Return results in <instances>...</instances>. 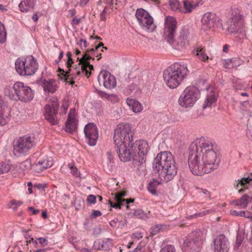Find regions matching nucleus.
I'll list each match as a JSON object with an SVG mask.
<instances>
[{"instance_id":"obj_38","label":"nucleus","mask_w":252,"mask_h":252,"mask_svg":"<svg viewBox=\"0 0 252 252\" xmlns=\"http://www.w3.org/2000/svg\"><path fill=\"white\" fill-rule=\"evenodd\" d=\"M11 169V165L5 162L0 163V174L8 172Z\"/></svg>"},{"instance_id":"obj_30","label":"nucleus","mask_w":252,"mask_h":252,"mask_svg":"<svg viewBox=\"0 0 252 252\" xmlns=\"http://www.w3.org/2000/svg\"><path fill=\"white\" fill-rule=\"evenodd\" d=\"M195 55L200 60L204 62L209 59L208 56L205 53V49L203 47H198L196 49Z\"/></svg>"},{"instance_id":"obj_15","label":"nucleus","mask_w":252,"mask_h":252,"mask_svg":"<svg viewBox=\"0 0 252 252\" xmlns=\"http://www.w3.org/2000/svg\"><path fill=\"white\" fill-rule=\"evenodd\" d=\"M94 60V58H93L90 55L87 53H85L81 59L77 58V60L79 61L78 66L74 67L73 66V74L78 76L80 74V65H81V70L83 72H85L86 76L89 77L91 73L90 71L94 69V66L91 64L89 62L90 60Z\"/></svg>"},{"instance_id":"obj_12","label":"nucleus","mask_w":252,"mask_h":252,"mask_svg":"<svg viewBox=\"0 0 252 252\" xmlns=\"http://www.w3.org/2000/svg\"><path fill=\"white\" fill-rule=\"evenodd\" d=\"M135 17L140 27L144 31L152 32L157 26L154 23L153 18L145 9L143 8L137 9Z\"/></svg>"},{"instance_id":"obj_36","label":"nucleus","mask_w":252,"mask_h":252,"mask_svg":"<svg viewBox=\"0 0 252 252\" xmlns=\"http://www.w3.org/2000/svg\"><path fill=\"white\" fill-rule=\"evenodd\" d=\"M169 4L171 10L173 11H181L180 4L178 0H169Z\"/></svg>"},{"instance_id":"obj_44","label":"nucleus","mask_w":252,"mask_h":252,"mask_svg":"<svg viewBox=\"0 0 252 252\" xmlns=\"http://www.w3.org/2000/svg\"><path fill=\"white\" fill-rule=\"evenodd\" d=\"M108 201L110 206L115 209H121V206L124 205V202L122 201H116V202L114 204L110 200Z\"/></svg>"},{"instance_id":"obj_64","label":"nucleus","mask_w":252,"mask_h":252,"mask_svg":"<svg viewBox=\"0 0 252 252\" xmlns=\"http://www.w3.org/2000/svg\"><path fill=\"white\" fill-rule=\"evenodd\" d=\"M229 47V46L227 44H225L223 47V52L227 53L228 51V48Z\"/></svg>"},{"instance_id":"obj_50","label":"nucleus","mask_w":252,"mask_h":252,"mask_svg":"<svg viewBox=\"0 0 252 252\" xmlns=\"http://www.w3.org/2000/svg\"><path fill=\"white\" fill-rule=\"evenodd\" d=\"M143 237V235L142 233L140 232H136L134 233L132 236L131 238L133 239H137L139 240Z\"/></svg>"},{"instance_id":"obj_56","label":"nucleus","mask_w":252,"mask_h":252,"mask_svg":"<svg viewBox=\"0 0 252 252\" xmlns=\"http://www.w3.org/2000/svg\"><path fill=\"white\" fill-rule=\"evenodd\" d=\"M117 221H118L117 219H116L115 220H112L109 222L110 225L112 227H115L116 226Z\"/></svg>"},{"instance_id":"obj_11","label":"nucleus","mask_w":252,"mask_h":252,"mask_svg":"<svg viewBox=\"0 0 252 252\" xmlns=\"http://www.w3.org/2000/svg\"><path fill=\"white\" fill-rule=\"evenodd\" d=\"M34 145L33 137L25 136L15 140L13 144L14 154L20 157L26 155Z\"/></svg>"},{"instance_id":"obj_35","label":"nucleus","mask_w":252,"mask_h":252,"mask_svg":"<svg viewBox=\"0 0 252 252\" xmlns=\"http://www.w3.org/2000/svg\"><path fill=\"white\" fill-rule=\"evenodd\" d=\"M93 248L95 250H106L108 248L107 242L103 241L94 242Z\"/></svg>"},{"instance_id":"obj_41","label":"nucleus","mask_w":252,"mask_h":252,"mask_svg":"<svg viewBox=\"0 0 252 252\" xmlns=\"http://www.w3.org/2000/svg\"><path fill=\"white\" fill-rule=\"evenodd\" d=\"M164 227L163 225H156L152 227L151 228V234L152 235H155L158 234L160 230Z\"/></svg>"},{"instance_id":"obj_5","label":"nucleus","mask_w":252,"mask_h":252,"mask_svg":"<svg viewBox=\"0 0 252 252\" xmlns=\"http://www.w3.org/2000/svg\"><path fill=\"white\" fill-rule=\"evenodd\" d=\"M189 72L186 63H175L163 71V79L168 87L174 89L186 77Z\"/></svg>"},{"instance_id":"obj_60","label":"nucleus","mask_w":252,"mask_h":252,"mask_svg":"<svg viewBox=\"0 0 252 252\" xmlns=\"http://www.w3.org/2000/svg\"><path fill=\"white\" fill-rule=\"evenodd\" d=\"M142 247L139 244L132 252H141Z\"/></svg>"},{"instance_id":"obj_10","label":"nucleus","mask_w":252,"mask_h":252,"mask_svg":"<svg viewBox=\"0 0 252 252\" xmlns=\"http://www.w3.org/2000/svg\"><path fill=\"white\" fill-rule=\"evenodd\" d=\"M199 91L194 86L187 87L178 99L180 106L185 108L192 107L200 96Z\"/></svg>"},{"instance_id":"obj_61","label":"nucleus","mask_w":252,"mask_h":252,"mask_svg":"<svg viewBox=\"0 0 252 252\" xmlns=\"http://www.w3.org/2000/svg\"><path fill=\"white\" fill-rule=\"evenodd\" d=\"M238 182L237 183V184L236 185V187L237 188L238 187V186L239 184L242 186H244L245 185V183L244 182L243 180H242V178L240 180H238Z\"/></svg>"},{"instance_id":"obj_24","label":"nucleus","mask_w":252,"mask_h":252,"mask_svg":"<svg viewBox=\"0 0 252 252\" xmlns=\"http://www.w3.org/2000/svg\"><path fill=\"white\" fill-rule=\"evenodd\" d=\"M32 163L30 159H26L22 163L17 165L15 169L17 170L19 173L25 174L26 172L31 169Z\"/></svg>"},{"instance_id":"obj_48","label":"nucleus","mask_w":252,"mask_h":252,"mask_svg":"<svg viewBox=\"0 0 252 252\" xmlns=\"http://www.w3.org/2000/svg\"><path fill=\"white\" fill-rule=\"evenodd\" d=\"M22 204H23L22 202H21L20 201H16V200H12L10 203V204L11 206H12V205L14 206V207L13 208V209L14 211H16L17 209V207L19 206H20L21 205H22Z\"/></svg>"},{"instance_id":"obj_29","label":"nucleus","mask_w":252,"mask_h":252,"mask_svg":"<svg viewBox=\"0 0 252 252\" xmlns=\"http://www.w3.org/2000/svg\"><path fill=\"white\" fill-rule=\"evenodd\" d=\"M250 197L247 195H243L240 199L236 200L233 201L232 203L237 206L240 207L241 208L245 209L248 206L249 199Z\"/></svg>"},{"instance_id":"obj_46","label":"nucleus","mask_w":252,"mask_h":252,"mask_svg":"<svg viewBox=\"0 0 252 252\" xmlns=\"http://www.w3.org/2000/svg\"><path fill=\"white\" fill-rule=\"evenodd\" d=\"M68 166L71 170V173L75 177H79L80 173L78 172L77 168L74 166V165L71 166L69 165Z\"/></svg>"},{"instance_id":"obj_55","label":"nucleus","mask_w":252,"mask_h":252,"mask_svg":"<svg viewBox=\"0 0 252 252\" xmlns=\"http://www.w3.org/2000/svg\"><path fill=\"white\" fill-rule=\"evenodd\" d=\"M103 43L102 42H100L99 44L96 46L94 48H92L90 49L89 51L91 52H93L94 51H96L99 47H103Z\"/></svg>"},{"instance_id":"obj_53","label":"nucleus","mask_w":252,"mask_h":252,"mask_svg":"<svg viewBox=\"0 0 252 252\" xmlns=\"http://www.w3.org/2000/svg\"><path fill=\"white\" fill-rule=\"evenodd\" d=\"M124 204L125 203L126 205V208L128 209L129 208L128 204L131 202H133L134 201V199H123Z\"/></svg>"},{"instance_id":"obj_34","label":"nucleus","mask_w":252,"mask_h":252,"mask_svg":"<svg viewBox=\"0 0 252 252\" xmlns=\"http://www.w3.org/2000/svg\"><path fill=\"white\" fill-rule=\"evenodd\" d=\"M245 238V233L243 232H240L237 234V237H236V240L235 244L234 246V249L236 250H237L241 245L242 244V243Z\"/></svg>"},{"instance_id":"obj_62","label":"nucleus","mask_w":252,"mask_h":252,"mask_svg":"<svg viewBox=\"0 0 252 252\" xmlns=\"http://www.w3.org/2000/svg\"><path fill=\"white\" fill-rule=\"evenodd\" d=\"M90 0H80V5L83 6L87 4Z\"/></svg>"},{"instance_id":"obj_7","label":"nucleus","mask_w":252,"mask_h":252,"mask_svg":"<svg viewBox=\"0 0 252 252\" xmlns=\"http://www.w3.org/2000/svg\"><path fill=\"white\" fill-rule=\"evenodd\" d=\"M3 93L5 96L13 100H19L27 102L32 100L34 97V91L29 86H25L22 82L15 83L13 87L6 86Z\"/></svg>"},{"instance_id":"obj_32","label":"nucleus","mask_w":252,"mask_h":252,"mask_svg":"<svg viewBox=\"0 0 252 252\" xmlns=\"http://www.w3.org/2000/svg\"><path fill=\"white\" fill-rule=\"evenodd\" d=\"M159 182L156 180H153L152 181L150 182L148 185L147 189L148 191L153 195H155L157 194V188L159 185Z\"/></svg>"},{"instance_id":"obj_23","label":"nucleus","mask_w":252,"mask_h":252,"mask_svg":"<svg viewBox=\"0 0 252 252\" xmlns=\"http://www.w3.org/2000/svg\"><path fill=\"white\" fill-rule=\"evenodd\" d=\"M40 82L42 84L44 91L49 93H54L56 90V86L55 85V81L54 80H43L41 79Z\"/></svg>"},{"instance_id":"obj_49","label":"nucleus","mask_w":252,"mask_h":252,"mask_svg":"<svg viewBox=\"0 0 252 252\" xmlns=\"http://www.w3.org/2000/svg\"><path fill=\"white\" fill-rule=\"evenodd\" d=\"M88 202L90 204H95L96 203V196L93 194L88 195L87 199Z\"/></svg>"},{"instance_id":"obj_54","label":"nucleus","mask_w":252,"mask_h":252,"mask_svg":"<svg viewBox=\"0 0 252 252\" xmlns=\"http://www.w3.org/2000/svg\"><path fill=\"white\" fill-rule=\"evenodd\" d=\"M73 63V61L72 59L71 58H68L67 60V63H66L67 67L68 69H70L72 64Z\"/></svg>"},{"instance_id":"obj_57","label":"nucleus","mask_w":252,"mask_h":252,"mask_svg":"<svg viewBox=\"0 0 252 252\" xmlns=\"http://www.w3.org/2000/svg\"><path fill=\"white\" fill-rule=\"evenodd\" d=\"M29 210L32 211V214L35 215L39 212L38 209H34L32 207H30Z\"/></svg>"},{"instance_id":"obj_8","label":"nucleus","mask_w":252,"mask_h":252,"mask_svg":"<svg viewBox=\"0 0 252 252\" xmlns=\"http://www.w3.org/2000/svg\"><path fill=\"white\" fill-rule=\"evenodd\" d=\"M133 133L128 124L118 125L114 131V142L115 145L125 144L130 146L132 143Z\"/></svg>"},{"instance_id":"obj_33","label":"nucleus","mask_w":252,"mask_h":252,"mask_svg":"<svg viewBox=\"0 0 252 252\" xmlns=\"http://www.w3.org/2000/svg\"><path fill=\"white\" fill-rule=\"evenodd\" d=\"M197 194L198 196L202 199H210V192L206 189H200L198 190Z\"/></svg>"},{"instance_id":"obj_28","label":"nucleus","mask_w":252,"mask_h":252,"mask_svg":"<svg viewBox=\"0 0 252 252\" xmlns=\"http://www.w3.org/2000/svg\"><path fill=\"white\" fill-rule=\"evenodd\" d=\"M126 103L134 113H138L142 111V106L137 101L133 99H127Z\"/></svg>"},{"instance_id":"obj_63","label":"nucleus","mask_w":252,"mask_h":252,"mask_svg":"<svg viewBox=\"0 0 252 252\" xmlns=\"http://www.w3.org/2000/svg\"><path fill=\"white\" fill-rule=\"evenodd\" d=\"M242 180H243L244 182L245 183V184L247 183H249L251 181V179L250 178V177H248L247 178H242Z\"/></svg>"},{"instance_id":"obj_26","label":"nucleus","mask_w":252,"mask_h":252,"mask_svg":"<svg viewBox=\"0 0 252 252\" xmlns=\"http://www.w3.org/2000/svg\"><path fill=\"white\" fill-rule=\"evenodd\" d=\"M59 70L60 73L58 75L59 79L66 83H70L71 85L74 83V81L72 80V77H69V73L71 71V69H68L65 72L61 68H60Z\"/></svg>"},{"instance_id":"obj_52","label":"nucleus","mask_w":252,"mask_h":252,"mask_svg":"<svg viewBox=\"0 0 252 252\" xmlns=\"http://www.w3.org/2000/svg\"><path fill=\"white\" fill-rule=\"evenodd\" d=\"M101 214H102L100 211L94 210L93 213L91 215V217L95 218L97 217H100L101 215Z\"/></svg>"},{"instance_id":"obj_6","label":"nucleus","mask_w":252,"mask_h":252,"mask_svg":"<svg viewBox=\"0 0 252 252\" xmlns=\"http://www.w3.org/2000/svg\"><path fill=\"white\" fill-rule=\"evenodd\" d=\"M227 31L230 33L237 34L240 40L246 38V27L243 12L238 8L232 11L231 17L227 21Z\"/></svg>"},{"instance_id":"obj_27","label":"nucleus","mask_w":252,"mask_h":252,"mask_svg":"<svg viewBox=\"0 0 252 252\" xmlns=\"http://www.w3.org/2000/svg\"><path fill=\"white\" fill-rule=\"evenodd\" d=\"M217 100V96L214 92H211L207 95L206 98L202 105L203 108L204 109L207 107H211L214 104L216 103Z\"/></svg>"},{"instance_id":"obj_20","label":"nucleus","mask_w":252,"mask_h":252,"mask_svg":"<svg viewBox=\"0 0 252 252\" xmlns=\"http://www.w3.org/2000/svg\"><path fill=\"white\" fill-rule=\"evenodd\" d=\"M75 110L71 109L65 123V131L72 133L77 129L78 121L75 117Z\"/></svg>"},{"instance_id":"obj_58","label":"nucleus","mask_w":252,"mask_h":252,"mask_svg":"<svg viewBox=\"0 0 252 252\" xmlns=\"http://www.w3.org/2000/svg\"><path fill=\"white\" fill-rule=\"evenodd\" d=\"M242 104L243 106H245V107H246V108L248 110H249V111L250 110L249 108L247 107L248 105H249V107L251 106V104H250L249 101H245L242 102Z\"/></svg>"},{"instance_id":"obj_31","label":"nucleus","mask_w":252,"mask_h":252,"mask_svg":"<svg viewBox=\"0 0 252 252\" xmlns=\"http://www.w3.org/2000/svg\"><path fill=\"white\" fill-rule=\"evenodd\" d=\"M241 64V61L237 58L229 59L224 64L225 68H231L237 67Z\"/></svg>"},{"instance_id":"obj_37","label":"nucleus","mask_w":252,"mask_h":252,"mask_svg":"<svg viewBox=\"0 0 252 252\" xmlns=\"http://www.w3.org/2000/svg\"><path fill=\"white\" fill-rule=\"evenodd\" d=\"M6 33L3 24L0 22V43H3L6 41Z\"/></svg>"},{"instance_id":"obj_14","label":"nucleus","mask_w":252,"mask_h":252,"mask_svg":"<svg viewBox=\"0 0 252 252\" xmlns=\"http://www.w3.org/2000/svg\"><path fill=\"white\" fill-rule=\"evenodd\" d=\"M59 103L56 98H52L44 108V115L45 119L52 125L58 124Z\"/></svg>"},{"instance_id":"obj_16","label":"nucleus","mask_w":252,"mask_h":252,"mask_svg":"<svg viewBox=\"0 0 252 252\" xmlns=\"http://www.w3.org/2000/svg\"><path fill=\"white\" fill-rule=\"evenodd\" d=\"M201 28L204 31L214 30L216 27H218L220 24L219 19L216 14L212 12H207L205 13L201 19Z\"/></svg>"},{"instance_id":"obj_45","label":"nucleus","mask_w":252,"mask_h":252,"mask_svg":"<svg viewBox=\"0 0 252 252\" xmlns=\"http://www.w3.org/2000/svg\"><path fill=\"white\" fill-rule=\"evenodd\" d=\"M110 11L109 10V8L107 7H104L103 10L100 14V19L103 21H105L106 20V16L108 14L110 13Z\"/></svg>"},{"instance_id":"obj_42","label":"nucleus","mask_w":252,"mask_h":252,"mask_svg":"<svg viewBox=\"0 0 252 252\" xmlns=\"http://www.w3.org/2000/svg\"><path fill=\"white\" fill-rule=\"evenodd\" d=\"M159 252H176V249L174 246L168 245L163 247Z\"/></svg>"},{"instance_id":"obj_21","label":"nucleus","mask_w":252,"mask_h":252,"mask_svg":"<svg viewBox=\"0 0 252 252\" xmlns=\"http://www.w3.org/2000/svg\"><path fill=\"white\" fill-rule=\"evenodd\" d=\"M53 164V159L51 157L46 156L43 158H40L35 164V170L37 172L42 171L43 170L49 168Z\"/></svg>"},{"instance_id":"obj_18","label":"nucleus","mask_w":252,"mask_h":252,"mask_svg":"<svg viewBox=\"0 0 252 252\" xmlns=\"http://www.w3.org/2000/svg\"><path fill=\"white\" fill-rule=\"evenodd\" d=\"M214 252H228L229 250V243L223 234L216 237L213 241Z\"/></svg>"},{"instance_id":"obj_2","label":"nucleus","mask_w":252,"mask_h":252,"mask_svg":"<svg viewBox=\"0 0 252 252\" xmlns=\"http://www.w3.org/2000/svg\"><path fill=\"white\" fill-rule=\"evenodd\" d=\"M117 152L121 161L126 162L132 158L133 163L140 166L145 163L149 146L146 141L139 140L131 144L115 145Z\"/></svg>"},{"instance_id":"obj_22","label":"nucleus","mask_w":252,"mask_h":252,"mask_svg":"<svg viewBox=\"0 0 252 252\" xmlns=\"http://www.w3.org/2000/svg\"><path fill=\"white\" fill-rule=\"evenodd\" d=\"M184 8L181 9V12L184 13H190L192 9L198 6L201 4V0L196 1L195 0H185L183 1Z\"/></svg>"},{"instance_id":"obj_19","label":"nucleus","mask_w":252,"mask_h":252,"mask_svg":"<svg viewBox=\"0 0 252 252\" xmlns=\"http://www.w3.org/2000/svg\"><path fill=\"white\" fill-rule=\"evenodd\" d=\"M84 131L88 139V144L92 146H94L98 136L96 126L94 123H89L85 126Z\"/></svg>"},{"instance_id":"obj_4","label":"nucleus","mask_w":252,"mask_h":252,"mask_svg":"<svg viewBox=\"0 0 252 252\" xmlns=\"http://www.w3.org/2000/svg\"><path fill=\"white\" fill-rule=\"evenodd\" d=\"M177 28V21L175 18L168 17L166 19L163 30V36L165 39L175 49L181 50L186 48L189 44L188 32L182 30L177 39L174 42V37Z\"/></svg>"},{"instance_id":"obj_13","label":"nucleus","mask_w":252,"mask_h":252,"mask_svg":"<svg viewBox=\"0 0 252 252\" xmlns=\"http://www.w3.org/2000/svg\"><path fill=\"white\" fill-rule=\"evenodd\" d=\"M203 242V233L201 231L192 232L184 243L186 250L197 252L200 250Z\"/></svg>"},{"instance_id":"obj_17","label":"nucleus","mask_w":252,"mask_h":252,"mask_svg":"<svg viewBox=\"0 0 252 252\" xmlns=\"http://www.w3.org/2000/svg\"><path fill=\"white\" fill-rule=\"evenodd\" d=\"M97 80L99 84H102L106 89H113L116 85L115 76L107 70H101L98 75Z\"/></svg>"},{"instance_id":"obj_1","label":"nucleus","mask_w":252,"mask_h":252,"mask_svg":"<svg viewBox=\"0 0 252 252\" xmlns=\"http://www.w3.org/2000/svg\"><path fill=\"white\" fill-rule=\"evenodd\" d=\"M219 160L212 143L204 137L196 139L189 146L188 164L195 175L202 176L218 167Z\"/></svg>"},{"instance_id":"obj_59","label":"nucleus","mask_w":252,"mask_h":252,"mask_svg":"<svg viewBox=\"0 0 252 252\" xmlns=\"http://www.w3.org/2000/svg\"><path fill=\"white\" fill-rule=\"evenodd\" d=\"M80 21H81L80 19L74 18L72 20V24L77 25L80 23Z\"/></svg>"},{"instance_id":"obj_3","label":"nucleus","mask_w":252,"mask_h":252,"mask_svg":"<svg viewBox=\"0 0 252 252\" xmlns=\"http://www.w3.org/2000/svg\"><path fill=\"white\" fill-rule=\"evenodd\" d=\"M153 168L160 180L165 182L172 180L177 173L174 157L167 151L157 155L153 161Z\"/></svg>"},{"instance_id":"obj_47","label":"nucleus","mask_w":252,"mask_h":252,"mask_svg":"<svg viewBox=\"0 0 252 252\" xmlns=\"http://www.w3.org/2000/svg\"><path fill=\"white\" fill-rule=\"evenodd\" d=\"M212 212V211L211 210H207L204 211H203L202 212L195 214L191 216V218H193V217L197 218V217H203V216L206 215V214L210 213Z\"/></svg>"},{"instance_id":"obj_25","label":"nucleus","mask_w":252,"mask_h":252,"mask_svg":"<svg viewBox=\"0 0 252 252\" xmlns=\"http://www.w3.org/2000/svg\"><path fill=\"white\" fill-rule=\"evenodd\" d=\"M34 4V0H22L19 7L22 12H26L32 9Z\"/></svg>"},{"instance_id":"obj_43","label":"nucleus","mask_w":252,"mask_h":252,"mask_svg":"<svg viewBox=\"0 0 252 252\" xmlns=\"http://www.w3.org/2000/svg\"><path fill=\"white\" fill-rule=\"evenodd\" d=\"M126 194L127 193L126 191H120L115 196V200L116 201L123 202V200L124 199L123 197L126 196Z\"/></svg>"},{"instance_id":"obj_51","label":"nucleus","mask_w":252,"mask_h":252,"mask_svg":"<svg viewBox=\"0 0 252 252\" xmlns=\"http://www.w3.org/2000/svg\"><path fill=\"white\" fill-rule=\"evenodd\" d=\"M39 243L43 246L47 245V240L45 238L39 237L37 239Z\"/></svg>"},{"instance_id":"obj_40","label":"nucleus","mask_w":252,"mask_h":252,"mask_svg":"<svg viewBox=\"0 0 252 252\" xmlns=\"http://www.w3.org/2000/svg\"><path fill=\"white\" fill-rule=\"evenodd\" d=\"M247 130V135L252 140V118L249 119L248 121Z\"/></svg>"},{"instance_id":"obj_9","label":"nucleus","mask_w":252,"mask_h":252,"mask_svg":"<svg viewBox=\"0 0 252 252\" xmlns=\"http://www.w3.org/2000/svg\"><path fill=\"white\" fill-rule=\"evenodd\" d=\"M37 68L36 60L32 56L26 57L24 61L18 59L15 62V69L21 75H32Z\"/></svg>"},{"instance_id":"obj_39","label":"nucleus","mask_w":252,"mask_h":252,"mask_svg":"<svg viewBox=\"0 0 252 252\" xmlns=\"http://www.w3.org/2000/svg\"><path fill=\"white\" fill-rule=\"evenodd\" d=\"M230 213V214L233 216L244 217L246 218H249L250 216L249 215L246 216V213H248L249 214H250L249 212L243 211L238 212L235 210H231Z\"/></svg>"}]
</instances>
